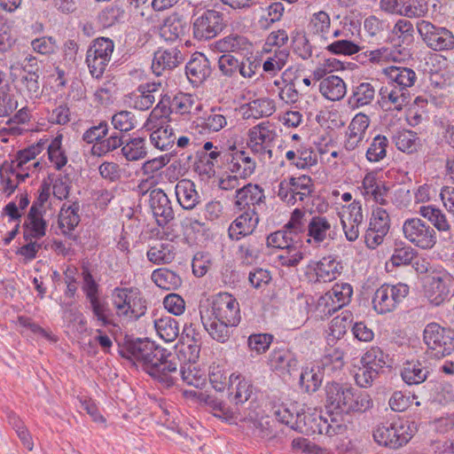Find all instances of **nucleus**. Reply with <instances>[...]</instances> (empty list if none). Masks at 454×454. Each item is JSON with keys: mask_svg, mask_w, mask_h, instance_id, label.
Instances as JSON below:
<instances>
[{"mask_svg": "<svg viewBox=\"0 0 454 454\" xmlns=\"http://www.w3.org/2000/svg\"><path fill=\"white\" fill-rule=\"evenodd\" d=\"M342 266L332 257H324L316 268L317 280L319 282H331L340 274Z\"/></svg>", "mask_w": 454, "mask_h": 454, "instance_id": "nucleus-48", "label": "nucleus"}, {"mask_svg": "<svg viewBox=\"0 0 454 454\" xmlns=\"http://www.w3.org/2000/svg\"><path fill=\"white\" fill-rule=\"evenodd\" d=\"M388 139L383 135H377L370 143L366 153V160L370 162H380L387 157Z\"/></svg>", "mask_w": 454, "mask_h": 454, "instance_id": "nucleus-52", "label": "nucleus"}, {"mask_svg": "<svg viewBox=\"0 0 454 454\" xmlns=\"http://www.w3.org/2000/svg\"><path fill=\"white\" fill-rule=\"evenodd\" d=\"M225 27L223 13L207 10L193 22V35L199 40H208L216 36Z\"/></svg>", "mask_w": 454, "mask_h": 454, "instance_id": "nucleus-17", "label": "nucleus"}, {"mask_svg": "<svg viewBox=\"0 0 454 454\" xmlns=\"http://www.w3.org/2000/svg\"><path fill=\"white\" fill-rule=\"evenodd\" d=\"M349 387H344L339 383L332 382L325 386V407L331 411L340 413L344 412V406L348 401Z\"/></svg>", "mask_w": 454, "mask_h": 454, "instance_id": "nucleus-34", "label": "nucleus"}, {"mask_svg": "<svg viewBox=\"0 0 454 454\" xmlns=\"http://www.w3.org/2000/svg\"><path fill=\"white\" fill-rule=\"evenodd\" d=\"M46 144L47 140L40 139L36 144L18 151L15 159L10 163H13L16 170L20 171H29L31 168H40V161L35 160L45 149Z\"/></svg>", "mask_w": 454, "mask_h": 454, "instance_id": "nucleus-26", "label": "nucleus"}, {"mask_svg": "<svg viewBox=\"0 0 454 454\" xmlns=\"http://www.w3.org/2000/svg\"><path fill=\"white\" fill-rule=\"evenodd\" d=\"M309 27L313 35L326 40L331 27L329 14L324 11L315 12L310 19Z\"/></svg>", "mask_w": 454, "mask_h": 454, "instance_id": "nucleus-55", "label": "nucleus"}, {"mask_svg": "<svg viewBox=\"0 0 454 454\" xmlns=\"http://www.w3.org/2000/svg\"><path fill=\"white\" fill-rule=\"evenodd\" d=\"M231 374L224 365L212 364L208 372V379L212 387L217 392H222L229 387Z\"/></svg>", "mask_w": 454, "mask_h": 454, "instance_id": "nucleus-54", "label": "nucleus"}, {"mask_svg": "<svg viewBox=\"0 0 454 454\" xmlns=\"http://www.w3.org/2000/svg\"><path fill=\"white\" fill-rule=\"evenodd\" d=\"M230 379V385L227 387L228 399L231 403L239 407L251 397L254 386L249 380H247L241 374L231 373Z\"/></svg>", "mask_w": 454, "mask_h": 454, "instance_id": "nucleus-25", "label": "nucleus"}, {"mask_svg": "<svg viewBox=\"0 0 454 454\" xmlns=\"http://www.w3.org/2000/svg\"><path fill=\"white\" fill-rule=\"evenodd\" d=\"M46 118L51 124L61 126L67 125L71 121L70 108L67 103L61 102L52 110L47 111Z\"/></svg>", "mask_w": 454, "mask_h": 454, "instance_id": "nucleus-64", "label": "nucleus"}, {"mask_svg": "<svg viewBox=\"0 0 454 454\" xmlns=\"http://www.w3.org/2000/svg\"><path fill=\"white\" fill-rule=\"evenodd\" d=\"M120 355L134 364L139 363L145 371L152 363L155 356H162V347L156 345L148 338H132L125 336L124 340L119 345Z\"/></svg>", "mask_w": 454, "mask_h": 454, "instance_id": "nucleus-6", "label": "nucleus"}, {"mask_svg": "<svg viewBox=\"0 0 454 454\" xmlns=\"http://www.w3.org/2000/svg\"><path fill=\"white\" fill-rule=\"evenodd\" d=\"M350 324L351 314L348 311L342 312L341 316L334 317L329 327L330 332L327 337V345H330L331 342L341 341L340 339L346 333Z\"/></svg>", "mask_w": 454, "mask_h": 454, "instance_id": "nucleus-51", "label": "nucleus"}, {"mask_svg": "<svg viewBox=\"0 0 454 454\" xmlns=\"http://www.w3.org/2000/svg\"><path fill=\"white\" fill-rule=\"evenodd\" d=\"M39 77L40 75L23 74L19 83L20 91L30 99L39 98L42 93Z\"/></svg>", "mask_w": 454, "mask_h": 454, "instance_id": "nucleus-60", "label": "nucleus"}, {"mask_svg": "<svg viewBox=\"0 0 454 454\" xmlns=\"http://www.w3.org/2000/svg\"><path fill=\"white\" fill-rule=\"evenodd\" d=\"M387 77L388 85L404 91L412 87L417 81L415 71L410 67L390 66L382 69Z\"/></svg>", "mask_w": 454, "mask_h": 454, "instance_id": "nucleus-27", "label": "nucleus"}, {"mask_svg": "<svg viewBox=\"0 0 454 454\" xmlns=\"http://www.w3.org/2000/svg\"><path fill=\"white\" fill-rule=\"evenodd\" d=\"M391 33L402 43L410 44L413 42L414 27L412 23L407 20H398L394 25Z\"/></svg>", "mask_w": 454, "mask_h": 454, "instance_id": "nucleus-63", "label": "nucleus"}, {"mask_svg": "<svg viewBox=\"0 0 454 454\" xmlns=\"http://www.w3.org/2000/svg\"><path fill=\"white\" fill-rule=\"evenodd\" d=\"M417 29L426 44L434 51H448L454 48V35L445 27H436L429 21L419 20Z\"/></svg>", "mask_w": 454, "mask_h": 454, "instance_id": "nucleus-16", "label": "nucleus"}, {"mask_svg": "<svg viewBox=\"0 0 454 454\" xmlns=\"http://www.w3.org/2000/svg\"><path fill=\"white\" fill-rule=\"evenodd\" d=\"M215 48L220 52L246 56L252 53L253 44L245 35L233 33L215 41Z\"/></svg>", "mask_w": 454, "mask_h": 454, "instance_id": "nucleus-29", "label": "nucleus"}, {"mask_svg": "<svg viewBox=\"0 0 454 454\" xmlns=\"http://www.w3.org/2000/svg\"><path fill=\"white\" fill-rule=\"evenodd\" d=\"M162 357L155 356L145 372L162 388H170L176 383L179 376L178 357L162 348Z\"/></svg>", "mask_w": 454, "mask_h": 454, "instance_id": "nucleus-7", "label": "nucleus"}, {"mask_svg": "<svg viewBox=\"0 0 454 454\" xmlns=\"http://www.w3.org/2000/svg\"><path fill=\"white\" fill-rule=\"evenodd\" d=\"M111 123L117 133L123 136L136 128L137 119L132 112L122 110L115 113L111 119Z\"/></svg>", "mask_w": 454, "mask_h": 454, "instance_id": "nucleus-58", "label": "nucleus"}, {"mask_svg": "<svg viewBox=\"0 0 454 454\" xmlns=\"http://www.w3.org/2000/svg\"><path fill=\"white\" fill-rule=\"evenodd\" d=\"M309 301L301 294H298L295 301L289 307L288 317L292 329L299 328L308 318Z\"/></svg>", "mask_w": 454, "mask_h": 454, "instance_id": "nucleus-46", "label": "nucleus"}, {"mask_svg": "<svg viewBox=\"0 0 454 454\" xmlns=\"http://www.w3.org/2000/svg\"><path fill=\"white\" fill-rule=\"evenodd\" d=\"M388 356L379 347H372L362 356L361 363L364 366L372 367L380 372L387 363Z\"/></svg>", "mask_w": 454, "mask_h": 454, "instance_id": "nucleus-61", "label": "nucleus"}, {"mask_svg": "<svg viewBox=\"0 0 454 454\" xmlns=\"http://www.w3.org/2000/svg\"><path fill=\"white\" fill-rule=\"evenodd\" d=\"M160 82H145L140 84L137 87V93H134L131 98L134 108L140 111L151 108L156 99L155 94L160 92Z\"/></svg>", "mask_w": 454, "mask_h": 454, "instance_id": "nucleus-37", "label": "nucleus"}, {"mask_svg": "<svg viewBox=\"0 0 454 454\" xmlns=\"http://www.w3.org/2000/svg\"><path fill=\"white\" fill-rule=\"evenodd\" d=\"M200 314H207L217 321L235 325H238L241 319L239 303L228 293H220L214 297L210 304L200 306Z\"/></svg>", "mask_w": 454, "mask_h": 454, "instance_id": "nucleus-9", "label": "nucleus"}, {"mask_svg": "<svg viewBox=\"0 0 454 454\" xmlns=\"http://www.w3.org/2000/svg\"><path fill=\"white\" fill-rule=\"evenodd\" d=\"M247 147L262 160L276 161L282 156V145L278 144V136L271 124L262 122L247 132Z\"/></svg>", "mask_w": 454, "mask_h": 454, "instance_id": "nucleus-2", "label": "nucleus"}, {"mask_svg": "<svg viewBox=\"0 0 454 454\" xmlns=\"http://www.w3.org/2000/svg\"><path fill=\"white\" fill-rule=\"evenodd\" d=\"M61 143L62 135H58L47 147L49 160L58 170H60L67 163V156Z\"/></svg>", "mask_w": 454, "mask_h": 454, "instance_id": "nucleus-59", "label": "nucleus"}, {"mask_svg": "<svg viewBox=\"0 0 454 454\" xmlns=\"http://www.w3.org/2000/svg\"><path fill=\"white\" fill-rule=\"evenodd\" d=\"M200 317L205 331L213 340L220 343H225L231 335V328L237 326L227 322L217 321L207 314H200Z\"/></svg>", "mask_w": 454, "mask_h": 454, "instance_id": "nucleus-36", "label": "nucleus"}, {"mask_svg": "<svg viewBox=\"0 0 454 454\" xmlns=\"http://www.w3.org/2000/svg\"><path fill=\"white\" fill-rule=\"evenodd\" d=\"M112 302L118 317L139 318L147 309L146 301L137 287H115Z\"/></svg>", "mask_w": 454, "mask_h": 454, "instance_id": "nucleus-3", "label": "nucleus"}, {"mask_svg": "<svg viewBox=\"0 0 454 454\" xmlns=\"http://www.w3.org/2000/svg\"><path fill=\"white\" fill-rule=\"evenodd\" d=\"M370 125V119L364 114H357L350 121L345 134L343 148L348 152H353L363 145L366 130Z\"/></svg>", "mask_w": 454, "mask_h": 454, "instance_id": "nucleus-18", "label": "nucleus"}, {"mask_svg": "<svg viewBox=\"0 0 454 454\" xmlns=\"http://www.w3.org/2000/svg\"><path fill=\"white\" fill-rule=\"evenodd\" d=\"M424 341L431 356L441 358L454 350V331L436 323L428 324L423 333Z\"/></svg>", "mask_w": 454, "mask_h": 454, "instance_id": "nucleus-11", "label": "nucleus"}, {"mask_svg": "<svg viewBox=\"0 0 454 454\" xmlns=\"http://www.w3.org/2000/svg\"><path fill=\"white\" fill-rule=\"evenodd\" d=\"M380 105L386 111L400 112L409 104V92L387 85L380 90Z\"/></svg>", "mask_w": 454, "mask_h": 454, "instance_id": "nucleus-31", "label": "nucleus"}, {"mask_svg": "<svg viewBox=\"0 0 454 454\" xmlns=\"http://www.w3.org/2000/svg\"><path fill=\"white\" fill-rule=\"evenodd\" d=\"M348 395V401L346 402L347 404L344 406L343 413H363L372 407V400L365 391H358L349 387Z\"/></svg>", "mask_w": 454, "mask_h": 454, "instance_id": "nucleus-44", "label": "nucleus"}, {"mask_svg": "<svg viewBox=\"0 0 454 454\" xmlns=\"http://www.w3.org/2000/svg\"><path fill=\"white\" fill-rule=\"evenodd\" d=\"M146 257L156 265L170 263L176 257L175 247L168 242L156 243L150 246Z\"/></svg>", "mask_w": 454, "mask_h": 454, "instance_id": "nucleus-45", "label": "nucleus"}, {"mask_svg": "<svg viewBox=\"0 0 454 454\" xmlns=\"http://www.w3.org/2000/svg\"><path fill=\"white\" fill-rule=\"evenodd\" d=\"M184 60L183 54L177 46L170 48H159L153 55L152 63L153 72L160 76L165 70H172Z\"/></svg>", "mask_w": 454, "mask_h": 454, "instance_id": "nucleus-22", "label": "nucleus"}, {"mask_svg": "<svg viewBox=\"0 0 454 454\" xmlns=\"http://www.w3.org/2000/svg\"><path fill=\"white\" fill-rule=\"evenodd\" d=\"M351 349L346 341L331 342L325 348V355L321 360L324 370L337 371L344 365V356Z\"/></svg>", "mask_w": 454, "mask_h": 454, "instance_id": "nucleus-30", "label": "nucleus"}, {"mask_svg": "<svg viewBox=\"0 0 454 454\" xmlns=\"http://www.w3.org/2000/svg\"><path fill=\"white\" fill-rule=\"evenodd\" d=\"M114 50V43L108 37H98L90 43L85 62L93 78L100 79L103 76Z\"/></svg>", "mask_w": 454, "mask_h": 454, "instance_id": "nucleus-10", "label": "nucleus"}, {"mask_svg": "<svg viewBox=\"0 0 454 454\" xmlns=\"http://www.w3.org/2000/svg\"><path fill=\"white\" fill-rule=\"evenodd\" d=\"M211 74L212 67L208 59L201 52L193 53L185 66V74L189 82L194 86H200Z\"/></svg>", "mask_w": 454, "mask_h": 454, "instance_id": "nucleus-23", "label": "nucleus"}, {"mask_svg": "<svg viewBox=\"0 0 454 454\" xmlns=\"http://www.w3.org/2000/svg\"><path fill=\"white\" fill-rule=\"evenodd\" d=\"M358 189L366 201H372L380 205L387 204L388 189L383 182L377 179L375 172L367 173Z\"/></svg>", "mask_w": 454, "mask_h": 454, "instance_id": "nucleus-21", "label": "nucleus"}, {"mask_svg": "<svg viewBox=\"0 0 454 454\" xmlns=\"http://www.w3.org/2000/svg\"><path fill=\"white\" fill-rule=\"evenodd\" d=\"M402 230L403 237L419 248L431 249L436 244V233L434 228L420 218L406 219Z\"/></svg>", "mask_w": 454, "mask_h": 454, "instance_id": "nucleus-13", "label": "nucleus"}, {"mask_svg": "<svg viewBox=\"0 0 454 454\" xmlns=\"http://www.w3.org/2000/svg\"><path fill=\"white\" fill-rule=\"evenodd\" d=\"M430 368L426 361L407 362L401 372L402 378L408 385H419L424 382Z\"/></svg>", "mask_w": 454, "mask_h": 454, "instance_id": "nucleus-39", "label": "nucleus"}, {"mask_svg": "<svg viewBox=\"0 0 454 454\" xmlns=\"http://www.w3.org/2000/svg\"><path fill=\"white\" fill-rule=\"evenodd\" d=\"M319 90L325 98L336 101L346 95L347 88L346 83L340 77L330 75L320 82Z\"/></svg>", "mask_w": 454, "mask_h": 454, "instance_id": "nucleus-42", "label": "nucleus"}, {"mask_svg": "<svg viewBox=\"0 0 454 454\" xmlns=\"http://www.w3.org/2000/svg\"><path fill=\"white\" fill-rule=\"evenodd\" d=\"M149 205L159 226L164 227L174 219L171 201L161 189H153L150 192Z\"/></svg>", "mask_w": 454, "mask_h": 454, "instance_id": "nucleus-19", "label": "nucleus"}, {"mask_svg": "<svg viewBox=\"0 0 454 454\" xmlns=\"http://www.w3.org/2000/svg\"><path fill=\"white\" fill-rule=\"evenodd\" d=\"M223 159L227 169L237 177L246 179L254 171L255 161L245 151L224 153Z\"/></svg>", "mask_w": 454, "mask_h": 454, "instance_id": "nucleus-24", "label": "nucleus"}, {"mask_svg": "<svg viewBox=\"0 0 454 454\" xmlns=\"http://www.w3.org/2000/svg\"><path fill=\"white\" fill-rule=\"evenodd\" d=\"M188 28L187 22L177 14H174L165 20L160 28V35L165 41L174 42L181 39L186 34Z\"/></svg>", "mask_w": 454, "mask_h": 454, "instance_id": "nucleus-41", "label": "nucleus"}, {"mask_svg": "<svg viewBox=\"0 0 454 454\" xmlns=\"http://www.w3.org/2000/svg\"><path fill=\"white\" fill-rule=\"evenodd\" d=\"M419 214L427 218L439 231L450 230V224L441 209L431 206H423L419 208Z\"/></svg>", "mask_w": 454, "mask_h": 454, "instance_id": "nucleus-56", "label": "nucleus"}, {"mask_svg": "<svg viewBox=\"0 0 454 454\" xmlns=\"http://www.w3.org/2000/svg\"><path fill=\"white\" fill-rule=\"evenodd\" d=\"M23 238L26 241L40 239L46 234L47 223L43 219V213L30 208L23 224Z\"/></svg>", "mask_w": 454, "mask_h": 454, "instance_id": "nucleus-35", "label": "nucleus"}, {"mask_svg": "<svg viewBox=\"0 0 454 454\" xmlns=\"http://www.w3.org/2000/svg\"><path fill=\"white\" fill-rule=\"evenodd\" d=\"M325 418L322 416L321 411H303L296 404L286 408V426L301 434H324Z\"/></svg>", "mask_w": 454, "mask_h": 454, "instance_id": "nucleus-5", "label": "nucleus"}, {"mask_svg": "<svg viewBox=\"0 0 454 454\" xmlns=\"http://www.w3.org/2000/svg\"><path fill=\"white\" fill-rule=\"evenodd\" d=\"M392 139L399 151L406 153H412L417 151L419 137L414 131L399 130L393 136Z\"/></svg>", "mask_w": 454, "mask_h": 454, "instance_id": "nucleus-53", "label": "nucleus"}, {"mask_svg": "<svg viewBox=\"0 0 454 454\" xmlns=\"http://www.w3.org/2000/svg\"><path fill=\"white\" fill-rule=\"evenodd\" d=\"M159 336L166 342L174 341L179 335V324L171 317H162L154 321Z\"/></svg>", "mask_w": 454, "mask_h": 454, "instance_id": "nucleus-50", "label": "nucleus"}, {"mask_svg": "<svg viewBox=\"0 0 454 454\" xmlns=\"http://www.w3.org/2000/svg\"><path fill=\"white\" fill-rule=\"evenodd\" d=\"M258 222L259 217L254 208L245 210L231 223L228 229L229 237L231 239L239 240L245 236L252 234Z\"/></svg>", "mask_w": 454, "mask_h": 454, "instance_id": "nucleus-28", "label": "nucleus"}, {"mask_svg": "<svg viewBox=\"0 0 454 454\" xmlns=\"http://www.w3.org/2000/svg\"><path fill=\"white\" fill-rule=\"evenodd\" d=\"M424 287L429 301L438 306L454 290V278L446 270L433 271L427 277Z\"/></svg>", "mask_w": 454, "mask_h": 454, "instance_id": "nucleus-14", "label": "nucleus"}, {"mask_svg": "<svg viewBox=\"0 0 454 454\" xmlns=\"http://www.w3.org/2000/svg\"><path fill=\"white\" fill-rule=\"evenodd\" d=\"M409 286L399 283L395 286L383 285L379 287L372 298L373 309L379 314L393 311L408 294Z\"/></svg>", "mask_w": 454, "mask_h": 454, "instance_id": "nucleus-15", "label": "nucleus"}, {"mask_svg": "<svg viewBox=\"0 0 454 454\" xmlns=\"http://www.w3.org/2000/svg\"><path fill=\"white\" fill-rule=\"evenodd\" d=\"M151 278L157 286L168 291L177 289L183 282L176 272L167 268L154 270Z\"/></svg>", "mask_w": 454, "mask_h": 454, "instance_id": "nucleus-47", "label": "nucleus"}, {"mask_svg": "<svg viewBox=\"0 0 454 454\" xmlns=\"http://www.w3.org/2000/svg\"><path fill=\"white\" fill-rule=\"evenodd\" d=\"M374 98V86L370 82H361L353 89L348 104L352 108H359L370 105Z\"/></svg>", "mask_w": 454, "mask_h": 454, "instance_id": "nucleus-49", "label": "nucleus"}, {"mask_svg": "<svg viewBox=\"0 0 454 454\" xmlns=\"http://www.w3.org/2000/svg\"><path fill=\"white\" fill-rule=\"evenodd\" d=\"M175 192L178 203L185 210L193 209L200 202V196L196 190V185L191 180L178 181Z\"/></svg>", "mask_w": 454, "mask_h": 454, "instance_id": "nucleus-33", "label": "nucleus"}, {"mask_svg": "<svg viewBox=\"0 0 454 454\" xmlns=\"http://www.w3.org/2000/svg\"><path fill=\"white\" fill-rule=\"evenodd\" d=\"M330 229L331 223L325 216L315 215L308 224L309 236L317 243L323 242L326 239Z\"/></svg>", "mask_w": 454, "mask_h": 454, "instance_id": "nucleus-57", "label": "nucleus"}, {"mask_svg": "<svg viewBox=\"0 0 454 454\" xmlns=\"http://www.w3.org/2000/svg\"><path fill=\"white\" fill-rule=\"evenodd\" d=\"M244 118L259 119L271 115L275 111V103L268 98H260L241 106Z\"/></svg>", "mask_w": 454, "mask_h": 454, "instance_id": "nucleus-40", "label": "nucleus"}, {"mask_svg": "<svg viewBox=\"0 0 454 454\" xmlns=\"http://www.w3.org/2000/svg\"><path fill=\"white\" fill-rule=\"evenodd\" d=\"M322 380L323 375L319 367L306 368L300 374V384L307 392L317 391L321 386Z\"/></svg>", "mask_w": 454, "mask_h": 454, "instance_id": "nucleus-62", "label": "nucleus"}, {"mask_svg": "<svg viewBox=\"0 0 454 454\" xmlns=\"http://www.w3.org/2000/svg\"><path fill=\"white\" fill-rule=\"evenodd\" d=\"M263 198V191L259 185L248 184L237 190L236 205L240 210L254 208L256 211V207L260 206Z\"/></svg>", "mask_w": 454, "mask_h": 454, "instance_id": "nucleus-32", "label": "nucleus"}, {"mask_svg": "<svg viewBox=\"0 0 454 454\" xmlns=\"http://www.w3.org/2000/svg\"><path fill=\"white\" fill-rule=\"evenodd\" d=\"M79 210L80 205L77 201L68 206L66 203L62 205L59 214L58 223L64 235L71 236L70 232L79 224L81 221L78 214Z\"/></svg>", "mask_w": 454, "mask_h": 454, "instance_id": "nucleus-38", "label": "nucleus"}, {"mask_svg": "<svg viewBox=\"0 0 454 454\" xmlns=\"http://www.w3.org/2000/svg\"><path fill=\"white\" fill-rule=\"evenodd\" d=\"M159 103L149 114V123L156 122L165 118L170 121V114H189L195 104L194 97L192 94L178 92L176 94L161 95Z\"/></svg>", "mask_w": 454, "mask_h": 454, "instance_id": "nucleus-8", "label": "nucleus"}, {"mask_svg": "<svg viewBox=\"0 0 454 454\" xmlns=\"http://www.w3.org/2000/svg\"><path fill=\"white\" fill-rule=\"evenodd\" d=\"M109 126L106 121H101L98 125L87 129L82 140L89 145L93 144L90 153L93 156L102 157L121 147L123 144V136L116 131L109 136Z\"/></svg>", "mask_w": 454, "mask_h": 454, "instance_id": "nucleus-4", "label": "nucleus"}, {"mask_svg": "<svg viewBox=\"0 0 454 454\" xmlns=\"http://www.w3.org/2000/svg\"><path fill=\"white\" fill-rule=\"evenodd\" d=\"M169 121V120L162 118L156 122L149 123V118L147 119L146 125L153 129L150 134L151 144L160 151L170 150L176 140L173 129L168 124Z\"/></svg>", "mask_w": 454, "mask_h": 454, "instance_id": "nucleus-20", "label": "nucleus"}, {"mask_svg": "<svg viewBox=\"0 0 454 454\" xmlns=\"http://www.w3.org/2000/svg\"><path fill=\"white\" fill-rule=\"evenodd\" d=\"M121 146V154L129 161L142 160L147 155L146 140L142 137H129L123 138Z\"/></svg>", "mask_w": 454, "mask_h": 454, "instance_id": "nucleus-43", "label": "nucleus"}, {"mask_svg": "<svg viewBox=\"0 0 454 454\" xmlns=\"http://www.w3.org/2000/svg\"><path fill=\"white\" fill-rule=\"evenodd\" d=\"M374 441L384 447L398 449L412 437V429L408 423L395 422L377 426L372 434Z\"/></svg>", "mask_w": 454, "mask_h": 454, "instance_id": "nucleus-12", "label": "nucleus"}, {"mask_svg": "<svg viewBox=\"0 0 454 454\" xmlns=\"http://www.w3.org/2000/svg\"><path fill=\"white\" fill-rule=\"evenodd\" d=\"M82 291L85 295V308L91 312L93 319L102 327H116L114 313L105 297L101 296L100 286L88 267L82 268Z\"/></svg>", "mask_w": 454, "mask_h": 454, "instance_id": "nucleus-1", "label": "nucleus"}]
</instances>
